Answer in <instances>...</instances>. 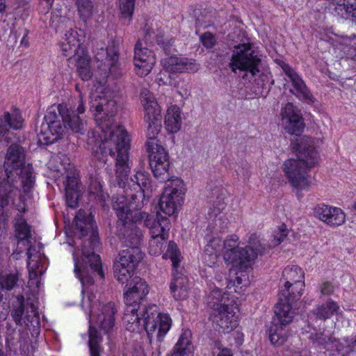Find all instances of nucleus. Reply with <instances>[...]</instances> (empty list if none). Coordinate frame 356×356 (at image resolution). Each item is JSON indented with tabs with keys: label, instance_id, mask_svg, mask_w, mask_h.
<instances>
[{
	"label": "nucleus",
	"instance_id": "nucleus-2",
	"mask_svg": "<svg viewBox=\"0 0 356 356\" xmlns=\"http://www.w3.org/2000/svg\"><path fill=\"white\" fill-rule=\"evenodd\" d=\"M85 215V211L80 209L74 218L79 238L74 241L78 249L72 254L74 273L83 286L92 285L97 275L104 277L100 257L95 253L99 246L98 233Z\"/></svg>",
	"mask_w": 356,
	"mask_h": 356
},
{
	"label": "nucleus",
	"instance_id": "nucleus-38",
	"mask_svg": "<svg viewBox=\"0 0 356 356\" xmlns=\"http://www.w3.org/2000/svg\"><path fill=\"white\" fill-rule=\"evenodd\" d=\"M102 337L96 328L90 326L89 328V348L90 356H99V342Z\"/></svg>",
	"mask_w": 356,
	"mask_h": 356
},
{
	"label": "nucleus",
	"instance_id": "nucleus-13",
	"mask_svg": "<svg viewBox=\"0 0 356 356\" xmlns=\"http://www.w3.org/2000/svg\"><path fill=\"white\" fill-rule=\"evenodd\" d=\"M165 258H170L172 265V280L170 285V292L176 300L186 299L188 296L189 284L186 276L179 270L181 254L177 248V244L170 241L167 250L163 255Z\"/></svg>",
	"mask_w": 356,
	"mask_h": 356
},
{
	"label": "nucleus",
	"instance_id": "nucleus-62",
	"mask_svg": "<svg viewBox=\"0 0 356 356\" xmlns=\"http://www.w3.org/2000/svg\"><path fill=\"white\" fill-rule=\"evenodd\" d=\"M218 356H232V353L229 348H222Z\"/></svg>",
	"mask_w": 356,
	"mask_h": 356
},
{
	"label": "nucleus",
	"instance_id": "nucleus-3",
	"mask_svg": "<svg viewBox=\"0 0 356 356\" xmlns=\"http://www.w3.org/2000/svg\"><path fill=\"white\" fill-rule=\"evenodd\" d=\"M86 111L81 96L76 110L69 108L63 104L49 108L44 117L43 122L37 129L38 142L40 145L51 144L60 138L65 129L68 128L72 132L83 135L87 130L86 122L79 114Z\"/></svg>",
	"mask_w": 356,
	"mask_h": 356
},
{
	"label": "nucleus",
	"instance_id": "nucleus-22",
	"mask_svg": "<svg viewBox=\"0 0 356 356\" xmlns=\"http://www.w3.org/2000/svg\"><path fill=\"white\" fill-rule=\"evenodd\" d=\"M280 67L292 84L290 92L300 100L307 103L314 102V97L299 74L287 63L280 62Z\"/></svg>",
	"mask_w": 356,
	"mask_h": 356
},
{
	"label": "nucleus",
	"instance_id": "nucleus-26",
	"mask_svg": "<svg viewBox=\"0 0 356 356\" xmlns=\"http://www.w3.org/2000/svg\"><path fill=\"white\" fill-rule=\"evenodd\" d=\"M145 33V40L147 43H152L155 38L156 43L164 51L166 55L173 54L175 52L174 40L170 36H165L162 30L158 29L156 34L154 29L151 27L145 26L143 29Z\"/></svg>",
	"mask_w": 356,
	"mask_h": 356
},
{
	"label": "nucleus",
	"instance_id": "nucleus-54",
	"mask_svg": "<svg viewBox=\"0 0 356 356\" xmlns=\"http://www.w3.org/2000/svg\"><path fill=\"white\" fill-rule=\"evenodd\" d=\"M102 186L99 181L95 179L91 181L88 186L90 193H92L96 197H102Z\"/></svg>",
	"mask_w": 356,
	"mask_h": 356
},
{
	"label": "nucleus",
	"instance_id": "nucleus-25",
	"mask_svg": "<svg viewBox=\"0 0 356 356\" xmlns=\"http://www.w3.org/2000/svg\"><path fill=\"white\" fill-rule=\"evenodd\" d=\"M211 319L215 328L224 333L229 332L237 325L234 313L229 307L221 311L211 312Z\"/></svg>",
	"mask_w": 356,
	"mask_h": 356
},
{
	"label": "nucleus",
	"instance_id": "nucleus-50",
	"mask_svg": "<svg viewBox=\"0 0 356 356\" xmlns=\"http://www.w3.org/2000/svg\"><path fill=\"white\" fill-rule=\"evenodd\" d=\"M219 254L215 251L209 250V248H204L202 259L206 265L211 267L217 262Z\"/></svg>",
	"mask_w": 356,
	"mask_h": 356
},
{
	"label": "nucleus",
	"instance_id": "nucleus-15",
	"mask_svg": "<svg viewBox=\"0 0 356 356\" xmlns=\"http://www.w3.org/2000/svg\"><path fill=\"white\" fill-rule=\"evenodd\" d=\"M261 59L252 49L250 44H241L235 46L232 55L229 67L234 72L236 70L246 71L255 76L259 72Z\"/></svg>",
	"mask_w": 356,
	"mask_h": 356
},
{
	"label": "nucleus",
	"instance_id": "nucleus-40",
	"mask_svg": "<svg viewBox=\"0 0 356 356\" xmlns=\"http://www.w3.org/2000/svg\"><path fill=\"white\" fill-rule=\"evenodd\" d=\"M136 0H118L122 19H124V24H129L133 16Z\"/></svg>",
	"mask_w": 356,
	"mask_h": 356
},
{
	"label": "nucleus",
	"instance_id": "nucleus-19",
	"mask_svg": "<svg viewBox=\"0 0 356 356\" xmlns=\"http://www.w3.org/2000/svg\"><path fill=\"white\" fill-rule=\"evenodd\" d=\"M185 194L184 184L182 180L175 178L168 184L161 195L159 206L161 211L165 215L174 214L181 204Z\"/></svg>",
	"mask_w": 356,
	"mask_h": 356
},
{
	"label": "nucleus",
	"instance_id": "nucleus-63",
	"mask_svg": "<svg viewBox=\"0 0 356 356\" xmlns=\"http://www.w3.org/2000/svg\"><path fill=\"white\" fill-rule=\"evenodd\" d=\"M195 22H196V25L199 26H206V24H207V22L204 19H200L199 17H197L195 19Z\"/></svg>",
	"mask_w": 356,
	"mask_h": 356
},
{
	"label": "nucleus",
	"instance_id": "nucleus-16",
	"mask_svg": "<svg viewBox=\"0 0 356 356\" xmlns=\"http://www.w3.org/2000/svg\"><path fill=\"white\" fill-rule=\"evenodd\" d=\"M282 279L285 280L284 289L281 291L279 297L285 302V297L291 305L292 302L300 298L304 287V273L298 266L286 267L282 272Z\"/></svg>",
	"mask_w": 356,
	"mask_h": 356
},
{
	"label": "nucleus",
	"instance_id": "nucleus-1",
	"mask_svg": "<svg viewBox=\"0 0 356 356\" xmlns=\"http://www.w3.org/2000/svg\"><path fill=\"white\" fill-rule=\"evenodd\" d=\"M90 111L103 133V139L98 134L88 133V148L95 157L104 163L108 155L116 156V171L118 176L124 178L129 170L128 150L130 149V138L127 131L120 125L114 126V117L118 111V102L106 96L95 94L91 96Z\"/></svg>",
	"mask_w": 356,
	"mask_h": 356
},
{
	"label": "nucleus",
	"instance_id": "nucleus-47",
	"mask_svg": "<svg viewBox=\"0 0 356 356\" xmlns=\"http://www.w3.org/2000/svg\"><path fill=\"white\" fill-rule=\"evenodd\" d=\"M6 343L9 346H13L20 341V334L16 331V329L8 327L6 332Z\"/></svg>",
	"mask_w": 356,
	"mask_h": 356
},
{
	"label": "nucleus",
	"instance_id": "nucleus-11",
	"mask_svg": "<svg viewBox=\"0 0 356 356\" xmlns=\"http://www.w3.org/2000/svg\"><path fill=\"white\" fill-rule=\"evenodd\" d=\"M285 297V302L280 298L275 307V318L268 330V337L270 342L275 346H282L287 339L286 327L292 322L294 312L292 307Z\"/></svg>",
	"mask_w": 356,
	"mask_h": 356
},
{
	"label": "nucleus",
	"instance_id": "nucleus-17",
	"mask_svg": "<svg viewBox=\"0 0 356 356\" xmlns=\"http://www.w3.org/2000/svg\"><path fill=\"white\" fill-rule=\"evenodd\" d=\"M11 316L17 325L26 327L32 335L38 334L40 329L39 312L33 303L25 307L23 298L18 299Z\"/></svg>",
	"mask_w": 356,
	"mask_h": 356
},
{
	"label": "nucleus",
	"instance_id": "nucleus-43",
	"mask_svg": "<svg viewBox=\"0 0 356 356\" xmlns=\"http://www.w3.org/2000/svg\"><path fill=\"white\" fill-rule=\"evenodd\" d=\"M65 186V191H81V184L74 170L67 172Z\"/></svg>",
	"mask_w": 356,
	"mask_h": 356
},
{
	"label": "nucleus",
	"instance_id": "nucleus-53",
	"mask_svg": "<svg viewBox=\"0 0 356 356\" xmlns=\"http://www.w3.org/2000/svg\"><path fill=\"white\" fill-rule=\"evenodd\" d=\"M216 201L213 202L212 207L210 209L214 216H217L220 214L226 207V203L223 197H218Z\"/></svg>",
	"mask_w": 356,
	"mask_h": 356
},
{
	"label": "nucleus",
	"instance_id": "nucleus-4",
	"mask_svg": "<svg viewBox=\"0 0 356 356\" xmlns=\"http://www.w3.org/2000/svg\"><path fill=\"white\" fill-rule=\"evenodd\" d=\"M291 149L297 159H289L282 165V170L289 183L300 190L307 189L310 181L308 170L318 161V154L313 140L306 136H300L291 143Z\"/></svg>",
	"mask_w": 356,
	"mask_h": 356
},
{
	"label": "nucleus",
	"instance_id": "nucleus-18",
	"mask_svg": "<svg viewBox=\"0 0 356 356\" xmlns=\"http://www.w3.org/2000/svg\"><path fill=\"white\" fill-rule=\"evenodd\" d=\"M140 101L144 107V120L147 123V136L157 135L161 127V115L159 104L152 93L147 88H142L140 92Z\"/></svg>",
	"mask_w": 356,
	"mask_h": 356
},
{
	"label": "nucleus",
	"instance_id": "nucleus-24",
	"mask_svg": "<svg viewBox=\"0 0 356 356\" xmlns=\"http://www.w3.org/2000/svg\"><path fill=\"white\" fill-rule=\"evenodd\" d=\"M134 61L136 67L138 68L137 73L140 76L147 75L156 63L153 52L147 47H143L140 40L135 45Z\"/></svg>",
	"mask_w": 356,
	"mask_h": 356
},
{
	"label": "nucleus",
	"instance_id": "nucleus-29",
	"mask_svg": "<svg viewBox=\"0 0 356 356\" xmlns=\"http://www.w3.org/2000/svg\"><path fill=\"white\" fill-rule=\"evenodd\" d=\"M60 48L65 56L72 58L80 52L83 48L81 47L79 40L77 39V32L70 29L65 34L60 42Z\"/></svg>",
	"mask_w": 356,
	"mask_h": 356
},
{
	"label": "nucleus",
	"instance_id": "nucleus-10",
	"mask_svg": "<svg viewBox=\"0 0 356 356\" xmlns=\"http://www.w3.org/2000/svg\"><path fill=\"white\" fill-rule=\"evenodd\" d=\"M143 326L151 343L154 341L161 343L172 325V320L168 314L157 312L154 305L145 307L141 313Z\"/></svg>",
	"mask_w": 356,
	"mask_h": 356
},
{
	"label": "nucleus",
	"instance_id": "nucleus-33",
	"mask_svg": "<svg viewBox=\"0 0 356 356\" xmlns=\"http://www.w3.org/2000/svg\"><path fill=\"white\" fill-rule=\"evenodd\" d=\"M165 128L170 133H177L181 126V118L179 108L172 106L167 110L164 121Z\"/></svg>",
	"mask_w": 356,
	"mask_h": 356
},
{
	"label": "nucleus",
	"instance_id": "nucleus-42",
	"mask_svg": "<svg viewBox=\"0 0 356 356\" xmlns=\"http://www.w3.org/2000/svg\"><path fill=\"white\" fill-rule=\"evenodd\" d=\"M345 213L340 208L331 207V212L328 213V219L325 222L332 226H339L345 222Z\"/></svg>",
	"mask_w": 356,
	"mask_h": 356
},
{
	"label": "nucleus",
	"instance_id": "nucleus-35",
	"mask_svg": "<svg viewBox=\"0 0 356 356\" xmlns=\"http://www.w3.org/2000/svg\"><path fill=\"white\" fill-rule=\"evenodd\" d=\"M225 293H222V290L216 288L214 289L208 296V307L211 309V312H218L221 309H224L228 307V305H225L224 300Z\"/></svg>",
	"mask_w": 356,
	"mask_h": 356
},
{
	"label": "nucleus",
	"instance_id": "nucleus-21",
	"mask_svg": "<svg viewBox=\"0 0 356 356\" xmlns=\"http://www.w3.org/2000/svg\"><path fill=\"white\" fill-rule=\"evenodd\" d=\"M282 123L284 129L291 135L299 136L305 128L300 111L291 103H287L281 110Z\"/></svg>",
	"mask_w": 356,
	"mask_h": 356
},
{
	"label": "nucleus",
	"instance_id": "nucleus-34",
	"mask_svg": "<svg viewBox=\"0 0 356 356\" xmlns=\"http://www.w3.org/2000/svg\"><path fill=\"white\" fill-rule=\"evenodd\" d=\"M339 307L337 302L330 300L325 304L318 306L313 311V314L320 320L325 321L334 314H337Z\"/></svg>",
	"mask_w": 356,
	"mask_h": 356
},
{
	"label": "nucleus",
	"instance_id": "nucleus-56",
	"mask_svg": "<svg viewBox=\"0 0 356 356\" xmlns=\"http://www.w3.org/2000/svg\"><path fill=\"white\" fill-rule=\"evenodd\" d=\"M61 164L63 166V170L67 172L74 170V166L70 164V159L65 154H62L59 156Z\"/></svg>",
	"mask_w": 356,
	"mask_h": 356
},
{
	"label": "nucleus",
	"instance_id": "nucleus-46",
	"mask_svg": "<svg viewBox=\"0 0 356 356\" xmlns=\"http://www.w3.org/2000/svg\"><path fill=\"white\" fill-rule=\"evenodd\" d=\"M330 212H331V206L323 204L316 205L314 209V216L324 222L328 219Z\"/></svg>",
	"mask_w": 356,
	"mask_h": 356
},
{
	"label": "nucleus",
	"instance_id": "nucleus-57",
	"mask_svg": "<svg viewBox=\"0 0 356 356\" xmlns=\"http://www.w3.org/2000/svg\"><path fill=\"white\" fill-rule=\"evenodd\" d=\"M79 76L83 81H88L92 77V72L90 70V66H88L86 67H82L79 70H77Z\"/></svg>",
	"mask_w": 356,
	"mask_h": 356
},
{
	"label": "nucleus",
	"instance_id": "nucleus-27",
	"mask_svg": "<svg viewBox=\"0 0 356 356\" xmlns=\"http://www.w3.org/2000/svg\"><path fill=\"white\" fill-rule=\"evenodd\" d=\"M116 312L115 304L110 302L104 305L100 309V313L97 314L96 323L104 333H108L113 328Z\"/></svg>",
	"mask_w": 356,
	"mask_h": 356
},
{
	"label": "nucleus",
	"instance_id": "nucleus-36",
	"mask_svg": "<svg viewBox=\"0 0 356 356\" xmlns=\"http://www.w3.org/2000/svg\"><path fill=\"white\" fill-rule=\"evenodd\" d=\"M118 53L113 51V58L101 70L107 76H111L117 79L122 76V71L118 64Z\"/></svg>",
	"mask_w": 356,
	"mask_h": 356
},
{
	"label": "nucleus",
	"instance_id": "nucleus-44",
	"mask_svg": "<svg viewBox=\"0 0 356 356\" xmlns=\"http://www.w3.org/2000/svg\"><path fill=\"white\" fill-rule=\"evenodd\" d=\"M287 234L288 232L286 229V227L284 225H282L277 231L274 232V234L273 235V239L271 240L270 243L268 246H266V244L261 243L266 247L265 250L267 248L275 247L280 244L286 237Z\"/></svg>",
	"mask_w": 356,
	"mask_h": 356
},
{
	"label": "nucleus",
	"instance_id": "nucleus-52",
	"mask_svg": "<svg viewBox=\"0 0 356 356\" xmlns=\"http://www.w3.org/2000/svg\"><path fill=\"white\" fill-rule=\"evenodd\" d=\"M222 241L219 237H213L209 240L205 248H209V250L215 251L218 254H222Z\"/></svg>",
	"mask_w": 356,
	"mask_h": 356
},
{
	"label": "nucleus",
	"instance_id": "nucleus-49",
	"mask_svg": "<svg viewBox=\"0 0 356 356\" xmlns=\"http://www.w3.org/2000/svg\"><path fill=\"white\" fill-rule=\"evenodd\" d=\"M67 21H70L69 19H66L65 17H63L61 15L60 10H58L51 13L49 23L50 25L55 29H58L60 28L61 24H63Z\"/></svg>",
	"mask_w": 356,
	"mask_h": 356
},
{
	"label": "nucleus",
	"instance_id": "nucleus-59",
	"mask_svg": "<svg viewBox=\"0 0 356 356\" xmlns=\"http://www.w3.org/2000/svg\"><path fill=\"white\" fill-rule=\"evenodd\" d=\"M248 284V280L246 279L245 275L236 277L233 282V286L235 287L241 286V288H242L243 286H247Z\"/></svg>",
	"mask_w": 356,
	"mask_h": 356
},
{
	"label": "nucleus",
	"instance_id": "nucleus-60",
	"mask_svg": "<svg viewBox=\"0 0 356 356\" xmlns=\"http://www.w3.org/2000/svg\"><path fill=\"white\" fill-rule=\"evenodd\" d=\"M88 300L89 302V307H90L89 317L91 318V316L95 313V307L97 306V301H95L93 300V296L92 295L88 296Z\"/></svg>",
	"mask_w": 356,
	"mask_h": 356
},
{
	"label": "nucleus",
	"instance_id": "nucleus-7",
	"mask_svg": "<svg viewBox=\"0 0 356 356\" xmlns=\"http://www.w3.org/2000/svg\"><path fill=\"white\" fill-rule=\"evenodd\" d=\"M238 241L236 235L223 241L222 255L226 262L243 271L251 267L259 254L265 252L266 247L255 234L250 236L248 245L245 248H239Z\"/></svg>",
	"mask_w": 356,
	"mask_h": 356
},
{
	"label": "nucleus",
	"instance_id": "nucleus-61",
	"mask_svg": "<svg viewBox=\"0 0 356 356\" xmlns=\"http://www.w3.org/2000/svg\"><path fill=\"white\" fill-rule=\"evenodd\" d=\"M189 353L184 352V350H176V348H174L172 354L168 356H189Z\"/></svg>",
	"mask_w": 356,
	"mask_h": 356
},
{
	"label": "nucleus",
	"instance_id": "nucleus-45",
	"mask_svg": "<svg viewBox=\"0 0 356 356\" xmlns=\"http://www.w3.org/2000/svg\"><path fill=\"white\" fill-rule=\"evenodd\" d=\"M191 341L190 333L184 332L179 337L175 347L176 350H181L182 351L191 354Z\"/></svg>",
	"mask_w": 356,
	"mask_h": 356
},
{
	"label": "nucleus",
	"instance_id": "nucleus-41",
	"mask_svg": "<svg viewBox=\"0 0 356 356\" xmlns=\"http://www.w3.org/2000/svg\"><path fill=\"white\" fill-rule=\"evenodd\" d=\"M135 268H129L126 265L117 261L114 264L115 277L121 283H124L131 277Z\"/></svg>",
	"mask_w": 356,
	"mask_h": 356
},
{
	"label": "nucleus",
	"instance_id": "nucleus-9",
	"mask_svg": "<svg viewBox=\"0 0 356 356\" xmlns=\"http://www.w3.org/2000/svg\"><path fill=\"white\" fill-rule=\"evenodd\" d=\"M116 156H112L115 157V163H116ZM129 167L131 170L129 156L128 155ZM130 170L127 172V175L124 178L118 176L117 171L115 170L116 177L118 179V185L120 188H126L127 194L130 197L127 199V206L132 209H141L145 204V202L147 200L145 199V189L149 187L150 181L149 175L145 172H137L136 175L130 178V182H129V174ZM124 197V196H123Z\"/></svg>",
	"mask_w": 356,
	"mask_h": 356
},
{
	"label": "nucleus",
	"instance_id": "nucleus-8",
	"mask_svg": "<svg viewBox=\"0 0 356 356\" xmlns=\"http://www.w3.org/2000/svg\"><path fill=\"white\" fill-rule=\"evenodd\" d=\"M17 141L10 142L5 156L3 169L1 172L16 174L22 178L24 193H29L35 184V175L31 164L25 162V152Z\"/></svg>",
	"mask_w": 356,
	"mask_h": 356
},
{
	"label": "nucleus",
	"instance_id": "nucleus-30",
	"mask_svg": "<svg viewBox=\"0 0 356 356\" xmlns=\"http://www.w3.org/2000/svg\"><path fill=\"white\" fill-rule=\"evenodd\" d=\"M145 307H141L140 305H126L123 321L127 330L134 332L139 329L140 321H143L141 313Z\"/></svg>",
	"mask_w": 356,
	"mask_h": 356
},
{
	"label": "nucleus",
	"instance_id": "nucleus-31",
	"mask_svg": "<svg viewBox=\"0 0 356 356\" xmlns=\"http://www.w3.org/2000/svg\"><path fill=\"white\" fill-rule=\"evenodd\" d=\"M143 257V252L138 247L127 248L119 253L118 261L129 268H136Z\"/></svg>",
	"mask_w": 356,
	"mask_h": 356
},
{
	"label": "nucleus",
	"instance_id": "nucleus-51",
	"mask_svg": "<svg viewBox=\"0 0 356 356\" xmlns=\"http://www.w3.org/2000/svg\"><path fill=\"white\" fill-rule=\"evenodd\" d=\"M81 191H65L66 203L70 208H75L78 205V200Z\"/></svg>",
	"mask_w": 356,
	"mask_h": 356
},
{
	"label": "nucleus",
	"instance_id": "nucleus-37",
	"mask_svg": "<svg viewBox=\"0 0 356 356\" xmlns=\"http://www.w3.org/2000/svg\"><path fill=\"white\" fill-rule=\"evenodd\" d=\"M80 18L86 22L93 15L92 0H74Z\"/></svg>",
	"mask_w": 356,
	"mask_h": 356
},
{
	"label": "nucleus",
	"instance_id": "nucleus-20",
	"mask_svg": "<svg viewBox=\"0 0 356 356\" xmlns=\"http://www.w3.org/2000/svg\"><path fill=\"white\" fill-rule=\"evenodd\" d=\"M310 339L314 343L322 346L331 355H341L344 356L354 352L352 341L347 339H337L332 335H328L324 332L312 334Z\"/></svg>",
	"mask_w": 356,
	"mask_h": 356
},
{
	"label": "nucleus",
	"instance_id": "nucleus-64",
	"mask_svg": "<svg viewBox=\"0 0 356 356\" xmlns=\"http://www.w3.org/2000/svg\"><path fill=\"white\" fill-rule=\"evenodd\" d=\"M54 1V0H42V3H45V7L47 9H49L51 7Z\"/></svg>",
	"mask_w": 356,
	"mask_h": 356
},
{
	"label": "nucleus",
	"instance_id": "nucleus-28",
	"mask_svg": "<svg viewBox=\"0 0 356 356\" xmlns=\"http://www.w3.org/2000/svg\"><path fill=\"white\" fill-rule=\"evenodd\" d=\"M164 67L168 72H195L198 66L186 58H180L176 56H170L165 59Z\"/></svg>",
	"mask_w": 356,
	"mask_h": 356
},
{
	"label": "nucleus",
	"instance_id": "nucleus-48",
	"mask_svg": "<svg viewBox=\"0 0 356 356\" xmlns=\"http://www.w3.org/2000/svg\"><path fill=\"white\" fill-rule=\"evenodd\" d=\"M74 57L77 70L90 66V58L88 54L85 53L83 49Z\"/></svg>",
	"mask_w": 356,
	"mask_h": 356
},
{
	"label": "nucleus",
	"instance_id": "nucleus-39",
	"mask_svg": "<svg viewBox=\"0 0 356 356\" xmlns=\"http://www.w3.org/2000/svg\"><path fill=\"white\" fill-rule=\"evenodd\" d=\"M113 51H118L114 46L104 48L102 47L95 52V59L99 63L97 67L101 70L113 58Z\"/></svg>",
	"mask_w": 356,
	"mask_h": 356
},
{
	"label": "nucleus",
	"instance_id": "nucleus-23",
	"mask_svg": "<svg viewBox=\"0 0 356 356\" xmlns=\"http://www.w3.org/2000/svg\"><path fill=\"white\" fill-rule=\"evenodd\" d=\"M149 291V286L145 280L138 277H134L130 282L129 289L124 292L125 305L146 307L143 302L145 300Z\"/></svg>",
	"mask_w": 356,
	"mask_h": 356
},
{
	"label": "nucleus",
	"instance_id": "nucleus-5",
	"mask_svg": "<svg viewBox=\"0 0 356 356\" xmlns=\"http://www.w3.org/2000/svg\"><path fill=\"white\" fill-rule=\"evenodd\" d=\"M113 209L118 217L117 234L120 242L127 248H139L143 233L136 224L143 221L145 222L152 215L142 212L140 209L129 207L127 201L123 196L116 199L113 203Z\"/></svg>",
	"mask_w": 356,
	"mask_h": 356
},
{
	"label": "nucleus",
	"instance_id": "nucleus-58",
	"mask_svg": "<svg viewBox=\"0 0 356 356\" xmlns=\"http://www.w3.org/2000/svg\"><path fill=\"white\" fill-rule=\"evenodd\" d=\"M334 291V286L330 282H323L321 286V292L323 295L328 296Z\"/></svg>",
	"mask_w": 356,
	"mask_h": 356
},
{
	"label": "nucleus",
	"instance_id": "nucleus-55",
	"mask_svg": "<svg viewBox=\"0 0 356 356\" xmlns=\"http://www.w3.org/2000/svg\"><path fill=\"white\" fill-rule=\"evenodd\" d=\"M202 44L207 48H211L214 46L216 40L214 36L210 33H205L201 36Z\"/></svg>",
	"mask_w": 356,
	"mask_h": 356
},
{
	"label": "nucleus",
	"instance_id": "nucleus-32",
	"mask_svg": "<svg viewBox=\"0 0 356 356\" xmlns=\"http://www.w3.org/2000/svg\"><path fill=\"white\" fill-rule=\"evenodd\" d=\"M332 4L337 15L343 18L351 16L356 23V0H333Z\"/></svg>",
	"mask_w": 356,
	"mask_h": 356
},
{
	"label": "nucleus",
	"instance_id": "nucleus-14",
	"mask_svg": "<svg viewBox=\"0 0 356 356\" xmlns=\"http://www.w3.org/2000/svg\"><path fill=\"white\" fill-rule=\"evenodd\" d=\"M145 225L149 228L151 234L149 242V253L154 256L159 255L168 238L170 221L167 217L157 212L156 216L152 215L150 218H147Z\"/></svg>",
	"mask_w": 356,
	"mask_h": 356
},
{
	"label": "nucleus",
	"instance_id": "nucleus-6",
	"mask_svg": "<svg viewBox=\"0 0 356 356\" xmlns=\"http://www.w3.org/2000/svg\"><path fill=\"white\" fill-rule=\"evenodd\" d=\"M15 232L17 239V248L12 256L15 259H19L22 253L27 255V268L29 277L31 280L41 276L44 272V264L39 250L31 244V227L21 215H17L15 219Z\"/></svg>",
	"mask_w": 356,
	"mask_h": 356
},
{
	"label": "nucleus",
	"instance_id": "nucleus-12",
	"mask_svg": "<svg viewBox=\"0 0 356 356\" xmlns=\"http://www.w3.org/2000/svg\"><path fill=\"white\" fill-rule=\"evenodd\" d=\"M147 148L149 152V165L154 176L160 182H169L176 177H170L169 173L168 154L165 148L158 143L155 136H147Z\"/></svg>",
	"mask_w": 356,
	"mask_h": 356
}]
</instances>
